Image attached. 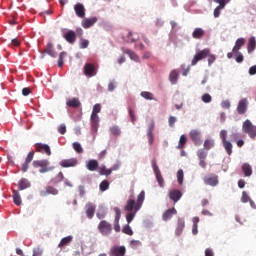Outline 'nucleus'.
Masks as SVG:
<instances>
[{
  "instance_id": "f257e3e1",
  "label": "nucleus",
  "mask_w": 256,
  "mask_h": 256,
  "mask_svg": "<svg viewBox=\"0 0 256 256\" xmlns=\"http://www.w3.org/2000/svg\"><path fill=\"white\" fill-rule=\"evenodd\" d=\"M145 201V191H141L140 194L137 196V200L135 202V199L129 198L126 202V205L124 206V210L127 211L126 215V221L127 223H131L133 219H135V215H137L138 211H141V208L143 207V202ZM126 224L123 229L122 233H125V235H133V230L131 229V226Z\"/></svg>"
},
{
  "instance_id": "f03ea898",
  "label": "nucleus",
  "mask_w": 256,
  "mask_h": 256,
  "mask_svg": "<svg viewBox=\"0 0 256 256\" xmlns=\"http://www.w3.org/2000/svg\"><path fill=\"white\" fill-rule=\"evenodd\" d=\"M32 167L34 169H39V173H49V171H53L55 167L51 166V162L47 159H42V160H34L32 162Z\"/></svg>"
},
{
  "instance_id": "7ed1b4c3",
  "label": "nucleus",
  "mask_w": 256,
  "mask_h": 256,
  "mask_svg": "<svg viewBox=\"0 0 256 256\" xmlns=\"http://www.w3.org/2000/svg\"><path fill=\"white\" fill-rule=\"evenodd\" d=\"M242 131H243V133L248 135V137H250V139H252V140L256 139V126L253 125L251 120H245L243 122Z\"/></svg>"
},
{
  "instance_id": "20e7f679",
  "label": "nucleus",
  "mask_w": 256,
  "mask_h": 256,
  "mask_svg": "<svg viewBox=\"0 0 256 256\" xmlns=\"http://www.w3.org/2000/svg\"><path fill=\"white\" fill-rule=\"evenodd\" d=\"M98 231L104 237H109L113 231V226L107 220H102L98 224Z\"/></svg>"
},
{
  "instance_id": "39448f33",
  "label": "nucleus",
  "mask_w": 256,
  "mask_h": 256,
  "mask_svg": "<svg viewBox=\"0 0 256 256\" xmlns=\"http://www.w3.org/2000/svg\"><path fill=\"white\" fill-rule=\"evenodd\" d=\"M83 71L86 77H95L97 75V65L88 62L84 65Z\"/></svg>"
},
{
  "instance_id": "423d86ee",
  "label": "nucleus",
  "mask_w": 256,
  "mask_h": 256,
  "mask_svg": "<svg viewBox=\"0 0 256 256\" xmlns=\"http://www.w3.org/2000/svg\"><path fill=\"white\" fill-rule=\"evenodd\" d=\"M209 53H211V50H209L208 48L198 52L192 59L191 65L195 66L197 65V63H199V61H202V59H206V57H209Z\"/></svg>"
},
{
  "instance_id": "0eeeda50",
  "label": "nucleus",
  "mask_w": 256,
  "mask_h": 256,
  "mask_svg": "<svg viewBox=\"0 0 256 256\" xmlns=\"http://www.w3.org/2000/svg\"><path fill=\"white\" fill-rule=\"evenodd\" d=\"M59 165L63 169H68L70 167H77V165H79V160L77 158L63 159L59 162Z\"/></svg>"
},
{
  "instance_id": "6e6552de",
  "label": "nucleus",
  "mask_w": 256,
  "mask_h": 256,
  "mask_svg": "<svg viewBox=\"0 0 256 256\" xmlns=\"http://www.w3.org/2000/svg\"><path fill=\"white\" fill-rule=\"evenodd\" d=\"M152 168L156 175L158 185L160 187H165V180L163 179V176L161 175V170H159V166H157V162H155V160H153L152 162Z\"/></svg>"
},
{
  "instance_id": "1a4fd4ad",
  "label": "nucleus",
  "mask_w": 256,
  "mask_h": 256,
  "mask_svg": "<svg viewBox=\"0 0 256 256\" xmlns=\"http://www.w3.org/2000/svg\"><path fill=\"white\" fill-rule=\"evenodd\" d=\"M34 147L37 153H42L43 155H47L48 157H50L51 147H49V145L43 143H36Z\"/></svg>"
},
{
  "instance_id": "9d476101",
  "label": "nucleus",
  "mask_w": 256,
  "mask_h": 256,
  "mask_svg": "<svg viewBox=\"0 0 256 256\" xmlns=\"http://www.w3.org/2000/svg\"><path fill=\"white\" fill-rule=\"evenodd\" d=\"M196 155L199 159V165L202 167V169H206L207 162L205 161V159H207V151H205V149H199L196 152Z\"/></svg>"
},
{
  "instance_id": "9b49d317",
  "label": "nucleus",
  "mask_w": 256,
  "mask_h": 256,
  "mask_svg": "<svg viewBox=\"0 0 256 256\" xmlns=\"http://www.w3.org/2000/svg\"><path fill=\"white\" fill-rule=\"evenodd\" d=\"M127 249L125 246H113L109 251V256H125Z\"/></svg>"
},
{
  "instance_id": "f8f14e48",
  "label": "nucleus",
  "mask_w": 256,
  "mask_h": 256,
  "mask_svg": "<svg viewBox=\"0 0 256 256\" xmlns=\"http://www.w3.org/2000/svg\"><path fill=\"white\" fill-rule=\"evenodd\" d=\"M62 37L70 45L75 44V41H77V34L73 30H68L67 32L63 33Z\"/></svg>"
},
{
  "instance_id": "ddd939ff",
  "label": "nucleus",
  "mask_w": 256,
  "mask_h": 256,
  "mask_svg": "<svg viewBox=\"0 0 256 256\" xmlns=\"http://www.w3.org/2000/svg\"><path fill=\"white\" fill-rule=\"evenodd\" d=\"M35 157V151H30L25 159V162L22 164L21 171L27 173L29 171V164L33 161Z\"/></svg>"
},
{
  "instance_id": "4468645a",
  "label": "nucleus",
  "mask_w": 256,
  "mask_h": 256,
  "mask_svg": "<svg viewBox=\"0 0 256 256\" xmlns=\"http://www.w3.org/2000/svg\"><path fill=\"white\" fill-rule=\"evenodd\" d=\"M249 105V101H247V98H243L239 101L237 106V111L239 115H245L247 113V107Z\"/></svg>"
},
{
  "instance_id": "2eb2a0df",
  "label": "nucleus",
  "mask_w": 256,
  "mask_h": 256,
  "mask_svg": "<svg viewBox=\"0 0 256 256\" xmlns=\"http://www.w3.org/2000/svg\"><path fill=\"white\" fill-rule=\"evenodd\" d=\"M190 139L191 141H193L196 147H199V145H201V132H199L198 130H191Z\"/></svg>"
},
{
  "instance_id": "dca6fc26",
  "label": "nucleus",
  "mask_w": 256,
  "mask_h": 256,
  "mask_svg": "<svg viewBox=\"0 0 256 256\" xmlns=\"http://www.w3.org/2000/svg\"><path fill=\"white\" fill-rule=\"evenodd\" d=\"M153 131H155V121H151L148 125L147 137H148L149 145H153V141H154Z\"/></svg>"
},
{
  "instance_id": "f3484780",
  "label": "nucleus",
  "mask_w": 256,
  "mask_h": 256,
  "mask_svg": "<svg viewBox=\"0 0 256 256\" xmlns=\"http://www.w3.org/2000/svg\"><path fill=\"white\" fill-rule=\"evenodd\" d=\"M59 190L55 187L47 186L44 190L40 191L41 197H47V195H57Z\"/></svg>"
},
{
  "instance_id": "a211bd4d",
  "label": "nucleus",
  "mask_w": 256,
  "mask_h": 256,
  "mask_svg": "<svg viewBox=\"0 0 256 256\" xmlns=\"http://www.w3.org/2000/svg\"><path fill=\"white\" fill-rule=\"evenodd\" d=\"M205 185H210L211 187H217L219 184V178L217 176H206L204 178Z\"/></svg>"
},
{
  "instance_id": "6ab92c4d",
  "label": "nucleus",
  "mask_w": 256,
  "mask_h": 256,
  "mask_svg": "<svg viewBox=\"0 0 256 256\" xmlns=\"http://www.w3.org/2000/svg\"><path fill=\"white\" fill-rule=\"evenodd\" d=\"M97 23V17H92V18H84L82 20V27L84 29H90V27H93Z\"/></svg>"
},
{
  "instance_id": "aec40b11",
  "label": "nucleus",
  "mask_w": 256,
  "mask_h": 256,
  "mask_svg": "<svg viewBox=\"0 0 256 256\" xmlns=\"http://www.w3.org/2000/svg\"><path fill=\"white\" fill-rule=\"evenodd\" d=\"M181 197H183V193H181L179 190L174 189L169 192V199H171L173 203H177Z\"/></svg>"
},
{
  "instance_id": "412c9836",
  "label": "nucleus",
  "mask_w": 256,
  "mask_h": 256,
  "mask_svg": "<svg viewBox=\"0 0 256 256\" xmlns=\"http://www.w3.org/2000/svg\"><path fill=\"white\" fill-rule=\"evenodd\" d=\"M85 209H86V215L88 219H93V217L95 216V209H96L95 204L89 202L86 204Z\"/></svg>"
},
{
  "instance_id": "4be33fe9",
  "label": "nucleus",
  "mask_w": 256,
  "mask_h": 256,
  "mask_svg": "<svg viewBox=\"0 0 256 256\" xmlns=\"http://www.w3.org/2000/svg\"><path fill=\"white\" fill-rule=\"evenodd\" d=\"M74 11L77 17H79L80 19H83V17H85V6H83V4L77 3L74 6Z\"/></svg>"
},
{
  "instance_id": "5701e85b",
  "label": "nucleus",
  "mask_w": 256,
  "mask_h": 256,
  "mask_svg": "<svg viewBox=\"0 0 256 256\" xmlns=\"http://www.w3.org/2000/svg\"><path fill=\"white\" fill-rule=\"evenodd\" d=\"M73 242V236H66L64 238H62L58 244L59 249H63L65 247H68V245H71V243Z\"/></svg>"
},
{
  "instance_id": "b1692460",
  "label": "nucleus",
  "mask_w": 256,
  "mask_h": 256,
  "mask_svg": "<svg viewBox=\"0 0 256 256\" xmlns=\"http://www.w3.org/2000/svg\"><path fill=\"white\" fill-rule=\"evenodd\" d=\"M99 174L100 175H106V177H109L113 173V171H117V166H114L113 168L107 169L105 166L98 167Z\"/></svg>"
},
{
  "instance_id": "393cba45",
  "label": "nucleus",
  "mask_w": 256,
  "mask_h": 256,
  "mask_svg": "<svg viewBox=\"0 0 256 256\" xmlns=\"http://www.w3.org/2000/svg\"><path fill=\"white\" fill-rule=\"evenodd\" d=\"M86 169H88V171H97V169H99V162L95 159L89 160L86 162Z\"/></svg>"
},
{
  "instance_id": "a878e982",
  "label": "nucleus",
  "mask_w": 256,
  "mask_h": 256,
  "mask_svg": "<svg viewBox=\"0 0 256 256\" xmlns=\"http://www.w3.org/2000/svg\"><path fill=\"white\" fill-rule=\"evenodd\" d=\"M90 123L92 131H97L99 129V115L91 114Z\"/></svg>"
},
{
  "instance_id": "bb28decb",
  "label": "nucleus",
  "mask_w": 256,
  "mask_h": 256,
  "mask_svg": "<svg viewBox=\"0 0 256 256\" xmlns=\"http://www.w3.org/2000/svg\"><path fill=\"white\" fill-rule=\"evenodd\" d=\"M243 45H245V38H238L235 42L232 52L239 53V51H241V47H243Z\"/></svg>"
},
{
  "instance_id": "cd10ccee",
  "label": "nucleus",
  "mask_w": 256,
  "mask_h": 256,
  "mask_svg": "<svg viewBox=\"0 0 256 256\" xmlns=\"http://www.w3.org/2000/svg\"><path fill=\"white\" fill-rule=\"evenodd\" d=\"M173 215H177V210L175 208L166 210L162 215L163 221H169Z\"/></svg>"
},
{
  "instance_id": "c85d7f7f",
  "label": "nucleus",
  "mask_w": 256,
  "mask_h": 256,
  "mask_svg": "<svg viewBox=\"0 0 256 256\" xmlns=\"http://www.w3.org/2000/svg\"><path fill=\"white\" fill-rule=\"evenodd\" d=\"M31 187V182L27 178H22L18 183L19 191H23L25 189H29Z\"/></svg>"
},
{
  "instance_id": "c756f323",
  "label": "nucleus",
  "mask_w": 256,
  "mask_h": 256,
  "mask_svg": "<svg viewBox=\"0 0 256 256\" xmlns=\"http://www.w3.org/2000/svg\"><path fill=\"white\" fill-rule=\"evenodd\" d=\"M256 49V39L255 36H252L248 40V45H247V51L249 54L253 53Z\"/></svg>"
},
{
  "instance_id": "7c9ffc66",
  "label": "nucleus",
  "mask_w": 256,
  "mask_h": 256,
  "mask_svg": "<svg viewBox=\"0 0 256 256\" xmlns=\"http://www.w3.org/2000/svg\"><path fill=\"white\" fill-rule=\"evenodd\" d=\"M193 39H203L205 37V31L203 28H195L192 32Z\"/></svg>"
},
{
  "instance_id": "2f4dec72",
  "label": "nucleus",
  "mask_w": 256,
  "mask_h": 256,
  "mask_svg": "<svg viewBox=\"0 0 256 256\" xmlns=\"http://www.w3.org/2000/svg\"><path fill=\"white\" fill-rule=\"evenodd\" d=\"M66 105L68 107L77 109L81 105V101L79 100V98H72L70 100H67Z\"/></svg>"
},
{
  "instance_id": "473e14b6",
  "label": "nucleus",
  "mask_w": 256,
  "mask_h": 256,
  "mask_svg": "<svg viewBox=\"0 0 256 256\" xmlns=\"http://www.w3.org/2000/svg\"><path fill=\"white\" fill-rule=\"evenodd\" d=\"M123 53H125L127 56L132 59V61H139V56L135 52H133L131 49L122 48Z\"/></svg>"
},
{
  "instance_id": "72a5a7b5",
  "label": "nucleus",
  "mask_w": 256,
  "mask_h": 256,
  "mask_svg": "<svg viewBox=\"0 0 256 256\" xmlns=\"http://www.w3.org/2000/svg\"><path fill=\"white\" fill-rule=\"evenodd\" d=\"M242 171L245 177H251V175H253V168H251V165L248 163L242 165Z\"/></svg>"
},
{
  "instance_id": "f704fd0d",
  "label": "nucleus",
  "mask_w": 256,
  "mask_h": 256,
  "mask_svg": "<svg viewBox=\"0 0 256 256\" xmlns=\"http://www.w3.org/2000/svg\"><path fill=\"white\" fill-rule=\"evenodd\" d=\"M44 53H47V55H50V57H57V52H55V50H53V44L51 43H48L45 50H44Z\"/></svg>"
},
{
  "instance_id": "c9c22d12",
  "label": "nucleus",
  "mask_w": 256,
  "mask_h": 256,
  "mask_svg": "<svg viewBox=\"0 0 256 256\" xmlns=\"http://www.w3.org/2000/svg\"><path fill=\"white\" fill-rule=\"evenodd\" d=\"M222 145L227 153V155H232L233 153V144L231 143V141H226V142H222Z\"/></svg>"
},
{
  "instance_id": "e433bc0d",
  "label": "nucleus",
  "mask_w": 256,
  "mask_h": 256,
  "mask_svg": "<svg viewBox=\"0 0 256 256\" xmlns=\"http://www.w3.org/2000/svg\"><path fill=\"white\" fill-rule=\"evenodd\" d=\"M185 229V220L178 219V224L176 228V235H181L183 233V230Z\"/></svg>"
},
{
  "instance_id": "4c0bfd02",
  "label": "nucleus",
  "mask_w": 256,
  "mask_h": 256,
  "mask_svg": "<svg viewBox=\"0 0 256 256\" xmlns=\"http://www.w3.org/2000/svg\"><path fill=\"white\" fill-rule=\"evenodd\" d=\"M12 197L15 205H21L22 201H21V194H19V191L13 190Z\"/></svg>"
},
{
  "instance_id": "58836bf2",
  "label": "nucleus",
  "mask_w": 256,
  "mask_h": 256,
  "mask_svg": "<svg viewBox=\"0 0 256 256\" xmlns=\"http://www.w3.org/2000/svg\"><path fill=\"white\" fill-rule=\"evenodd\" d=\"M213 147H215V140L206 139L204 141V149H206V151H210V149H213Z\"/></svg>"
},
{
  "instance_id": "ea45409f",
  "label": "nucleus",
  "mask_w": 256,
  "mask_h": 256,
  "mask_svg": "<svg viewBox=\"0 0 256 256\" xmlns=\"http://www.w3.org/2000/svg\"><path fill=\"white\" fill-rule=\"evenodd\" d=\"M169 79H170L171 83H173V85H175L177 83V79H179V74L177 73V70H173L170 73Z\"/></svg>"
},
{
  "instance_id": "a19ab883",
  "label": "nucleus",
  "mask_w": 256,
  "mask_h": 256,
  "mask_svg": "<svg viewBox=\"0 0 256 256\" xmlns=\"http://www.w3.org/2000/svg\"><path fill=\"white\" fill-rule=\"evenodd\" d=\"M140 95H141V97H143L144 99H146L148 101H153V99H155L153 97V93H151V92L143 91V92H141Z\"/></svg>"
},
{
  "instance_id": "79ce46f5",
  "label": "nucleus",
  "mask_w": 256,
  "mask_h": 256,
  "mask_svg": "<svg viewBox=\"0 0 256 256\" xmlns=\"http://www.w3.org/2000/svg\"><path fill=\"white\" fill-rule=\"evenodd\" d=\"M110 133L111 135L119 137V135H121V129H119V126H112L110 127Z\"/></svg>"
},
{
  "instance_id": "37998d69",
  "label": "nucleus",
  "mask_w": 256,
  "mask_h": 256,
  "mask_svg": "<svg viewBox=\"0 0 256 256\" xmlns=\"http://www.w3.org/2000/svg\"><path fill=\"white\" fill-rule=\"evenodd\" d=\"M114 212H115V219L114 222L115 223H119L120 219H121V209H119L118 207L114 208Z\"/></svg>"
},
{
  "instance_id": "c03bdc74",
  "label": "nucleus",
  "mask_w": 256,
  "mask_h": 256,
  "mask_svg": "<svg viewBox=\"0 0 256 256\" xmlns=\"http://www.w3.org/2000/svg\"><path fill=\"white\" fill-rule=\"evenodd\" d=\"M187 143V137H185V135H181L180 136V140H179V145H178V149H183V147H185V144Z\"/></svg>"
},
{
  "instance_id": "a18cd8bd",
  "label": "nucleus",
  "mask_w": 256,
  "mask_h": 256,
  "mask_svg": "<svg viewBox=\"0 0 256 256\" xmlns=\"http://www.w3.org/2000/svg\"><path fill=\"white\" fill-rule=\"evenodd\" d=\"M73 149L76 151V153H83V147L79 142H74L73 144Z\"/></svg>"
},
{
  "instance_id": "49530a36",
  "label": "nucleus",
  "mask_w": 256,
  "mask_h": 256,
  "mask_svg": "<svg viewBox=\"0 0 256 256\" xmlns=\"http://www.w3.org/2000/svg\"><path fill=\"white\" fill-rule=\"evenodd\" d=\"M107 189H109V182L107 180H103L100 183V191L104 192L107 191Z\"/></svg>"
},
{
  "instance_id": "de8ad7c7",
  "label": "nucleus",
  "mask_w": 256,
  "mask_h": 256,
  "mask_svg": "<svg viewBox=\"0 0 256 256\" xmlns=\"http://www.w3.org/2000/svg\"><path fill=\"white\" fill-rule=\"evenodd\" d=\"M202 101L203 103H211L213 101V98L209 95V93L202 95Z\"/></svg>"
},
{
  "instance_id": "09e8293b",
  "label": "nucleus",
  "mask_w": 256,
  "mask_h": 256,
  "mask_svg": "<svg viewBox=\"0 0 256 256\" xmlns=\"http://www.w3.org/2000/svg\"><path fill=\"white\" fill-rule=\"evenodd\" d=\"M101 113V104H95L92 110V115H98Z\"/></svg>"
},
{
  "instance_id": "8fccbe9b",
  "label": "nucleus",
  "mask_w": 256,
  "mask_h": 256,
  "mask_svg": "<svg viewBox=\"0 0 256 256\" xmlns=\"http://www.w3.org/2000/svg\"><path fill=\"white\" fill-rule=\"evenodd\" d=\"M230 139H231V141H233V142L236 143V141H238L239 139H241V134L234 132V133H232V134L230 135Z\"/></svg>"
},
{
  "instance_id": "3c124183",
  "label": "nucleus",
  "mask_w": 256,
  "mask_h": 256,
  "mask_svg": "<svg viewBox=\"0 0 256 256\" xmlns=\"http://www.w3.org/2000/svg\"><path fill=\"white\" fill-rule=\"evenodd\" d=\"M250 200H251V198L249 197L247 192L243 191L242 198H241L242 203H249Z\"/></svg>"
},
{
  "instance_id": "603ef678",
  "label": "nucleus",
  "mask_w": 256,
  "mask_h": 256,
  "mask_svg": "<svg viewBox=\"0 0 256 256\" xmlns=\"http://www.w3.org/2000/svg\"><path fill=\"white\" fill-rule=\"evenodd\" d=\"M216 59H217V57L215 56V54H211V55L208 54L209 67H211V65L215 63Z\"/></svg>"
},
{
  "instance_id": "864d4df0",
  "label": "nucleus",
  "mask_w": 256,
  "mask_h": 256,
  "mask_svg": "<svg viewBox=\"0 0 256 256\" xmlns=\"http://www.w3.org/2000/svg\"><path fill=\"white\" fill-rule=\"evenodd\" d=\"M43 255V249L41 247H36L33 249V256H42Z\"/></svg>"
},
{
  "instance_id": "5fc2aeb1",
  "label": "nucleus",
  "mask_w": 256,
  "mask_h": 256,
  "mask_svg": "<svg viewBox=\"0 0 256 256\" xmlns=\"http://www.w3.org/2000/svg\"><path fill=\"white\" fill-rule=\"evenodd\" d=\"M177 179H178L179 185H183V170H181V169L178 170Z\"/></svg>"
},
{
  "instance_id": "6e6d98bb",
  "label": "nucleus",
  "mask_w": 256,
  "mask_h": 256,
  "mask_svg": "<svg viewBox=\"0 0 256 256\" xmlns=\"http://www.w3.org/2000/svg\"><path fill=\"white\" fill-rule=\"evenodd\" d=\"M58 132L60 133V135H65L67 133V126H65V124H61L58 127Z\"/></svg>"
},
{
  "instance_id": "4d7b16f0",
  "label": "nucleus",
  "mask_w": 256,
  "mask_h": 256,
  "mask_svg": "<svg viewBox=\"0 0 256 256\" xmlns=\"http://www.w3.org/2000/svg\"><path fill=\"white\" fill-rule=\"evenodd\" d=\"M220 139L222 140V143H225L227 140V130H221L220 132Z\"/></svg>"
},
{
  "instance_id": "13d9d810",
  "label": "nucleus",
  "mask_w": 256,
  "mask_h": 256,
  "mask_svg": "<svg viewBox=\"0 0 256 256\" xmlns=\"http://www.w3.org/2000/svg\"><path fill=\"white\" fill-rule=\"evenodd\" d=\"M89 47V40L82 39L80 41V49H87Z\"/></svg>"
},
{
  "instance_id": "bf43d9fd",
  "label": "nucleus",
  "mask_w": 256,
  "mask_h": 256,
  "mask_svg": "<svg viewBox=\"0 0 256 256\" xmlns=\"http://www.w3.org/2000/svg\"><path fill=\"white\" fill-rule=\"evenodd\" d=\"M236 55V63H241L244 59L243 54L241 52H234Z\"/></svg>"
},
{
  "instance_id": "052dcab7",
  "label": "nucleus",
  "mask_w": 256,
  "mask_h": 256,
  "mask_svg": "<svg viewBox=\"0 0 256 256\" xmlns=\"http://www.w3.org/2000/svg\"><path fill=\"white\" fill-rule=\"evenodd\" d=\"M222 9H225V7H221V6H217L215 9H214V17L217 18L219 17V15H221V10Z\"/></svg>"
},
{
  "instance_id": "680f3d73",
  "label": "nucleus",
  "mask_w": 256,
  "mask_h": 256,
  "mask_svg": "<svg viewBox=\"0 0 256 256\" xmlns=\"http://www.w3.org/2000/svg\"><path fill=\"white\" fill-rule=\"evenodd\" d=\"M231 0H214V3H218L220 7H225Z\"/></svg>"
},
{
  "instance_id": "e2e57ef3",
  "label": "nucleus",
  "mask_w": 256,
  "mask_h": 256,
  "mask_svg": "<svg viewBox=\"0 0 256 256\" xmlns=\"http://www.w3.org/2000/svg\"><path fill=\"white\" fill-rule=\"evenodd\" d=\"M168 122L171 127H175V123H177V118L174 116H170Z\"/></svg>"
},
{
  "instance_id": "0e129e2a",
  "label": "nucleus",
  "mask_w": 256,
  "mask_h": 256,
  "mask_svg": "<svg viewBox=\"0 0 256 256\" xmlns=\"http://www.w3.org/2000/svg\"><path fill=\"white\" fill-rule=\"evenodd\" d=\"M129 117L132 123H135V121H137V118L135 117V112L133 111V109H129Z\"/></svg>"
},
{
  "instance_id": "69168bd1",
  "label": "nucleus",
  "mask_w": 256,
  "mask_h": 256,
  "mask_svg": "<svg viewBox=\"0 0 256 256\" xmlns=\"http://www.w3.org/2000/svg\"><path fill=\"white\" fill-rule=\"evenodd\" d=\"M30 93H31V88L26 87V88H23V89H22V95H23L24 97H27Z\"/></svg>"
},
{
  "instance_id": "338daca9",
  "label": "nucleus",
  "mask_w": 256,
  "mask_h": 256,
  "mask_svg": "<svg viewBox=\"0 0 256 256\" xmlns=\"http://www.w3.org/2000/svg\"><path fill=\"white\" fill-rule=\"evenodd\" d=\"M205 256H215V253H213V249L207 248L205 250Z\"/></svg>"
},
{
  "instance_id": "774afa93",
  "label": "nucleus",
  "mask_w": 256,
  "mask_h": 256,
  "mask_svg": "<svg viewBox=\"0 0 256 256\" xmlns=\"http://www.w3.org/2000/svg\"><path fill=\"white\" fill-rule=\"evenodd\" d=\"M249 75H256V65L250 67Z\"/></svg>"
}]
</instances>
